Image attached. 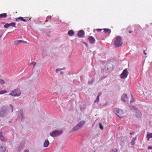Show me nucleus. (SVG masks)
Returning <instances> with one entry per match:
<instances>
[{
  "label": "nucleus",
  "mask_w": 152,
  "mask_h": 152,
  "mask_svg": "<svg viewBox=\"0 0 152 152\" xmlns=\"http://www.w3.org/2000/svg\"><path fill=\"white\" fill-rule=\"evenodd\" d=\"M13 110V108L12 105L10 104L9 107L3 106L0 111V117H3L8 113L12 112Z\"/></svg>",
  "instance_id": "nucleus-1"
},
{
  "label": "nucleus",
  "mask_w": 152,
  "mask_h": 152,
  "mask_svg": "<svg viewBox=\"0 0 152 152\" xmlns=\"http://www.w3.org/2000/svg\"><path fill=\"white\" fill-rule=\"evenodd\" d=\"M114 112L121 118H122L124 116V113L122 110L117 108H114L113 110Z\"/></svg>",
  "instance_id": "nucleus-2"
},
{
  "label": "nucleus",
  "mask_w": 152,
  "mask_h": 152,
  "mask_svg": "<svg viewBox=\"0 0 152 152\" xmlns=\"http://www.w3.org/2000/svg\"><path fill=\"white\" fill-rule=\"evenodd\" d=\"M121 37L120 36H118L116 38L115 41L114 45L116 47H119L122 46L123 44Z\"/></svg>",
  "instance_id": "nucleus-3"
},
{
  "label": "nucleus",
  "mask_w": 152,
  "mask_h": 152,
  "mask_svg": "<svg viewBox=\"0 0 152 152\" xmlns=\"http://www.w3.org/2000/svg\"><path fill=\"white\" fill-rule=\"evenodd\" d=\"M21 92L20 90L18 89H15L12 91L11 93L9 94L13 96H19L21 94Z\"/></svg>",
  "instance_id": "nucleus-4"
},
{
  "label": "nucleus",
  "mask_w": 152,
  "mask_h": 152,
  "mask_svg": "<svg viewBox=\"0 0 152 152\" xmlns=\"http://www.w3.org/2000/svg\"><path fill=\"white\" fill-rule=\"evenodd\" d=\"M63 132L61 130H56L53 131L50 133V135L53 137H57L62 134Z\"/></svg>",
  "instance_id": "nucleus-5"
},
{
  "label": "nucleus",
  "mask_w": 152,
  "mask_h": 152,
  "mask_svg": "<svg viewBox=\"0 0 152 152\" xmlns=\"http://www.w3.org/2000/svg\"><path fill=\"white\" fill-rule=\"evenodd\" d=\"M129 72L127 69H124L120 75V77L122 79L126 78L128 75Z\"/></svg>",
  "instance_id": "nucleus-6"
},
{
  "label": "nucleus",
  "mask_w": 152,
  "mask_h": 152,
  "mask_svg": "<svg viewBox=\"0 0 152 152\" xmlns=\"http://www.w3.org/2000/svg\"><path fill=\"white\" fill-rule=\"evenodd\" d=\"M25 18V19H24L22 17H19L16 18V20L17 22L19 21L20 20L24 22H26L28 20V18L26 17Z\"/></svg>",
  "instance_id": "nucleus-7"
},
{
  "label": "nucleus",
  "mask_w": 152,
  "mask_h": 152,
  "mask_svg": "<svg viewBox=\"0 0 152 152\" xmlns=\"http://www.w3.org/2000/svg\"><path fill=\"white\" fill-rule=\"evenodd\" d=\"M121 98L123 101L126 102L128 100L127 95L126 94H123L121 96Z\"/></svg>",
  "instance_id": "nucleus-8"
},
{
  "label": "nucleus",
  "mask_w": 152,
  "mask_h": 152,
  "mask_svg": "<svg viewBox=\"0 0 152 152\" xmlns=\"http://www.w3.org/2000/svg\"><path fill=\"white\" fill-rule=\"evenodd\" d=\"M85 33L83 30H82L79 31L77 35L79 37H82L84 35Z\"/></svg>",
  "instance_id": "nucleus-9"
},
{
  "label": "nucleus",
  "mask_w": 152,
  "mask_h": 152,
  "mask_svg": "<svg viewBox=\"0 0 152 152\" xmlns=\"http://www.w3.org/2000/svg\"><path fill=\"white\" fill-rule=\"evenodd\" d=\"M6 147L2 144H0V151L4 152L6 150Z\"/></svg>",
  "instance_id": "nucleus-10"
},
{
  "label": "nucleus",
  "mask_w": 152,
  "mask_h": 152,
  "mask_svg": "<svg viewBox=\"0 0 152 152\" xmlns=\"http://www.w3.org/2000/svg\"><path fill=\"white\" fill-rule=\"evenodd\" d=\"M88 39L90 43L93 44L94 43L95 39L93 37L90 36Z\"/></svg>",
  "instance_id": "nucleus-11"
},
{
  "label": "nucleus",
  "mask_w": 152,
  "mask_h": 152,
  "mask_svg": "<svg viewBox=\"0 0 152 152\" xmlns=\"http://www.w3.org/2000/svg\"><path fill=\"white\" fill-rule=\"evenodd\" d=\"M136 111V117H137L138 118H140L142 116V115L141 113L140 112V111L138 109H137V110Z\"/></svg>",
  "instance_id": "nucleus-12"
},
{
  "label": "nucleus",
  "mask_w": 152,
  "mask_h": 152,
  "mask_svg": "<svg viewBox=\"0 0 152 152\" xmlns=\"http://www.w3.org/2000/svg\"><path fill=\"white\" fill-rule=\"evenodd\" d=\"M0 139L2 141H7V139L2 135V132H0Z\"/></svg>",
  "instance_id": "nucleus-13"
},
{
  "label": "nucleus",
  "mask_w": 152,
  "mask_h": 152,
  "mask_svg": "<svg viewBox=\"0 0 152 152\" xmlns=\"http://www.w3.org/2000/svg\"><path fill=\"white\" fill-rule=\"evenodd\" d=\"M81 127L78 124H77L75 127H74L72 129V131H75L79 129Z\"/></svg>",
  "instance_id": "nucleus-14"
},
{
  "label": "nucleus",
  "mask_w": 152,
  "mask_h": 152,
  "mask_svg": "<svg viewBox=\"0 0 152 152\" xmlns=\"http://www.w3.org/2000/svg\"><path fill=\"white\" fill-rule=\"evenodd\" d=\"M49 144V142L48 139H46L44 143V146L45 147H47Z\"/></svg>",
  "instance_id": "nucleus-15"
},
{
  "label": "nucleus",
  "mask_w": 152,
  "mask_h": 152,
  "mask_svg": "<svg viewBox=\"0 0 152 152\" xmlns=\"http://www.w3.org/2000/svg\"><path fill=\"white\" fill-rule=\"evenodd\" d=\"M67 34L70 36H72L74 35V32L73 30H71L68 31Z\"/></svg>",
  "instance_id": "nucleus-16"
},
{
  "label": "nucleus",
  "mask_w": 152,
  "mask_h": 152,
  "mask_svg": "<svg viewBox=\"0 0 152 152\" xmlns=\"http://www.w3.org/2000/svg\"><path fill=\"white\" fill-rule=\"evenodd\" d=\"M126 138H122L120 142V144L121 145H123L124 142L126 141Z\"/></svg>",
  "instance_id": "nucleus-17"
},
{
  "label": "nucleus",
  "mask_w": 152,
  "mask_h": 152,
  "mask_svg": "<svg viewBox=\"0 0 152 152\" xmlns=\"http://www.w3.org/2000/svg\"><path fill=\"white\" fill-rule=\"evenodd\" d=\"M86 122L85 121H81L78 124L81 128L86 123Z\"/></svg>",
  "instance_id": "nucleus-18"
},
{
  "label": "nucleus",
  "mask_w": 152,
  "mask_h": 152,
  "mask_svg": "<svg viewBox=\"0 0 152 152\" xmlns=\"http://www.w3.org/2000/svg\"><path fill=\"white\" fill-rule=\"evenodd\" d=\"M7 15L6 13H2L0 14V18H6L7 17Z\"/></svg>",
  "instance_id": "nucleus-19"
},
{
  "label": "nucleus",
  "mask_w": 152,
  "mask_h": 152,
  "mask_svg": "<svg viewBox=\"0 0 152 152\" xmlns=\"http://www.w3.org/2000/svg\"><path fill=\"white\" fill-rule=\"evenodd\" d=\"M102 93H100L97 96V99L95 101V102H98L99 101V97L101 95Z\"/></svg>",
  "instance_id": "nucleus-20"
},
{
  "label": "nucleus",
  "mask_w": 152,
  "mask_h": 152,
  "mask_svg": "<svg viewBox=\"0 0 152 152\" xmlns=\"http://www.w3.org/2000/svg\"><path fill=\"white\" fill-rule=\"evenodd\" d=\"M104 31L105 32H108V33H110L111 32V30L110 29L107 28H105L104 29Z\"/></svg>",
  "instance_id": "nucleus-21"
},
{
  "label": "nucleus",
  "mask_w": 152,
  "mask_h": 152,
  "mask_svg": "<svg viewBox=\"0 0 152 152\" xmlns=\"http://www.w3.org/2000/svg\"><path fill=\"white\" fill-rule=\"evenodd\" d=\"M136 140V138H134L132 139V141L131 142V144H132V145H133L134 144V143H135V141Z\"/></svg>",
  "instance_id": "nucleus-22"
},
{
  "label": "nucleus",
  "mask_w": 152,
  "mask_h": 152,
  "mask_svg": "<svg viewBox=\"0 0 152 152\" xmlns=\"http://www.w3.org/2000/svg\"><path fill=\"white\" fill-rule=\"evenodd\" d=\"M129 107L131 110L134 109L135 110H137V109L135 106L132 105L129 106Z\"/></svg>",
  "instance_id": "nucleus-23"
},
{
  "label": "nucleus",
  "mask_w": 152,
  "mask_h": 152,
  "mask_svg": "<svg viewBox=\"0 0 152 152\" xmlns=\"http://www.w3.org/2000/svg\"><path fill=\"white\" fill-rule=\"evenodd\" d=\"M131 99L130 102V103H132L134 101V99L132 95H131Z\"/></svg>",
  "instance_id": "nucleus-24"
},
{
  "label": "nucleus",
  "mask_w": 152,
  "mask_h": 152,
  "mask_svg": "<svg viewBox=\"0 0 152 152\" xmlns=\"http://www.w3.org/2000/svg\"><path fill=\"white\" fill-rule=\"evenodd\" d=\"M7 92V91L4 90L2 91L0 90V94H2Z\"/></svg>",
  "instance_id": "nucleus-25"
},
{
  "label": "nucleus",
  "mask_w": 152,
  "mask_h": 152,
  "mask_svg": "<svg viewBox=\"0 0 152 152\" xmlns=\"http://www.w3.org/2000/svg\"><path fill=\"white\" fill-rule=\"evenodd\" d=\"M9 26H12L13 27H15V23H9Z\"/></svg>",
  "instance_id": "nucleus-26"
},
{
  "label": "nucleus",
  "mask_w": 152,
  "mask_h": 152,
  "mask_svg": "<svg viewBox=\"0 0 152 152\" xmlns=\"http://www.w3.org/2000/svg\"><path fill=\"white\" fill-rule=\"evenodd\" d=\"M147 137H149L150 138H152V133H148Z\"/></svg>",
  "instance_id": "nucleus-27"
},
{
  "label": "nucleus",
  "mask_w": 152,
  "mask_h": 152,
  "mask_svg": "<svg viewBox=\"0 0 152 152\" xmlns=\"http://www.w3.org/2000/svg\"><path fill=\"white\" fill-rule=\"evenodd\" d=\"M0 83L1 84H3L4 83V80L0 79Z\"/></svg>",
  "instance_id": "nucleus-28"
},
{
  "label": "nucleus",
  "mask_w": 152,
  "mask_h": 152,
  "mask_svg": "<svg viewBox=\"0 0 152 152\" xmlns=\"http://www.w3.org/2000/svg\"><path fill=\"white\" fill-rule=\"evenodd\" d=\"M9 27V23H7L4 26V27L5 28H7Z\"/></svg>",
  "instance_id": "nucleus-29"
},
{
  "label": "nucleus",
  "mask_w": 152,
  "mask_h": 152,
  "mask_svg": "<svg viewBox=\"0 0 152 152\" xmlns=\"http://www.w3.org/2000/svg\"><path fill=\"white\" fill-rule=\"evenodd\" d=\"M99 127L102 130H103L104 128H103V126H102V124H101V123L99 124Z\"/></svg>",
  "instance_id": "nucleus-30"
},
{
  "label": "nucleus",
  "mask_w": 152,
  "mask_h": 152,
  "mask_svg": "<svg viewBox=\"0 0 152 152\" xmlns=\"http://www.w3.org/2000/svg\"><path fill=\"white\" fill-rule=\"evenodd\" d=\"M103 30L102 29H99L98 28L96 29V30L98 31H101Z\"/></svg>",
  "instance_id": "nucleus-31"
},
{
  "label": "nucleus",
  "mask_w": 152,
  "mask_h": 152,
  "mask_svg": "<svg viewBox=\"0 0 152 152\" xmlns=\"http://www.w3.org/2000/svg\"><path fill=\"white\" fill-rule=\"evenodd\" d=\"M23 40H17L16 41V42H18L19 43L20 42H23Z\"/></svg>",
  "instance_id": "nucleus-32"
},
{
  "label": "nucleus",
  "mask_w": 152,
  "mask_h": 152,
  "mask_svg": "<svg viewBox=\"0 0 152 152\" xmlns=\"http://www.w3.org/2000/svg\"><path fill=\"white\" fill-rule=\"evenodd\" d=\"M31 64H33L34 66H35V64H36V62H32L31 63Z\"/></svg>",
  "instance_id": "nucleus-33"
},
{
  "label": "nucleus",
  "mask_w": 152,
  "mask_h": 152,
  "mask_svg": "<svg viewBox=\"0 0 152 152\" xmlns=\"http://www.w3.org/2000/svg\"><path fill=\"white\" fill-rule=\"evenodd\" d=\"M61 69H56V72H57L58 71H59L60 70H61Z\"/></svg>",
  "instance_id": "nucleus-34"
},
{
  "label": "nucleus",
  "mask_w": 152,
  "mask_h": 152,
  "mask_svg": "<svg viewBox=\"0 0 152 152\" xmlns=\"http://www.w3.org/2000/svg\"><path fill=\"white\" fill-rule=\"evenodd\" d=\"M148 149H152V146H149L148 148Z\"/></svg>",
  "instance_id": "nucleus-35"
},
{
  "label": "nucleus",
  "mask_w": 152,
  "mask_h": 152,
  "mask_svg": "<svg viewBox=\"0 0 152 152\" xmlns=\"http://www.w3.org/2000/svg\"><path fill=\"white\" fill-rule=\"evenodd\" d=\"M15 43L16 44H18V43H19L18 42H16V41H15Z\"/></svg>",
  "instance_id": "nucleus-36"
},
{
  "label": "nucleus",
  "mask_w": 152,
  "mask_h": 152,
  "mask_svg": "<svg viewBox=\"0 0 152 152\" xmlns=\"http://www.w3.org/2000/svg\"><path fill=\"white\" fill-rule=\"evenodd\" d=\"M147 137H148V138H147V140L148 141H149V139H150V138H150V137H147Z\"/></svg>",
  "instance_id": "nucleus-37"
},
{
  "label": "nucleus",
  "mask_w": 152,
  "mask_h": 152,
  "mask_svg": "<svg viewBox=\"0 0 152 152\" xmlns=\"http://www.w3.org/2000/svg\"><path fill=\"white\" fill-rule=\"evenodd\" d=\"M134 134V132H131L130 133V135H132V134Z\"/></svg>",
  "instance_id": "nucleus-38"
},
{
  "label": "nucleus",
  "mask_w": 152,
  "mask_h": 152,
  "mask_svg": "<svg viewBox=\"0 0 152 152\" xmlns=\"http://www.w3.org/2000/svg\"><path fill=\"white\" fill-rule=\"evenodd\" d=\"M144 53L145 55H147V53L145 52V50H144Z\"/></svg>",
  "instance_id": "nucleus-39"
},
{
  "label": "nucleus",
  "mask_w": 152,
  "mask_h": 152,
  "mask_svg": "<svg viewBox=\"0 0 152 152\" xmlns=\"http://www.w3.org/2000/svg\"><path fill=\"white\" fill-rule=\"evenodd\" d=\"M24 152H28V150H27L25 151Z\"/></svg>",
  "instance_id": "nucleus-40"
},
{
  "label": "nucleus",
  "mask_w": 152,
  "mask_h": 152,
  "mask_svg": "<svg viewBox=\"0 0 152 152\" xmlns=\"http://www.w3.org/2000/svg\"><path fill=\"white\" fill-rule=\"evenodd\" d=\"M84 43L85 44V45H86V46H88V44L87 43Z\"/></svg>",
  "instance_id": "nucleus-41"
},
{
  "label": "nucleus",
  "mask_w": 152,
  "mask_h": 152,
  "mask_svg": "<svg viewBox=\"0 0 152 152\" xmlns=\"http://www.w3.org/2000/svg\"><path fill=\"white\" fill-rule=\"evenodd\" d=\"M60 74H63V72H60Z\"/></svg>",
  "instance_id": "nucleus-42"
},
{
  "label": "nucleus",
  "mask_w": 152,
  "mask_h": 152,
  "mask_svg": "<svg viewBox=\"0 0 152 152\" xmlns=\"http://www.w3.org/2000/svg\"><path fill=\"white\" fill-rule=\"evenodd\" d=\"M133 32V31H129V33H131L132 32Z\"/></svg>",
  "instance_id": "nucleus-43"
},
{
  "label": "nucleus",
  "mask_w": 152,
  "mask_h": 152,
  "mask_svg": "<svg viewBox=\"0 0 152 152\" xmlns=\"http://www.w3.org/2000/svg\"><path fill=\"white\" fill-rule=\"evenodd\" d=\"M23 42L26 43H27V42L23 41Z\"/></svg>",
  "instance_id": "nucleus-44"
},
{
  "label": "nucleus",
  "mask_w": 152,
  "mask_h": 152,
  "mask_svg": "<svg viewBox=\"0 0 152 152\" xmlns=\"http://www.w3.org/2000/svg\"><path fill=\"white\" fill-rule=\"evenodd\" d=\"M51 18H52V17H51V16L50 17V18H49V19H50V20H51Z\"/></svg>",
  "instance_id": "nucleus-45"
},
{
  "label": "nucleus",
  "mask_w": 152,
  "mask_h": 152,
  "mask_svg": "<svg viewBox=\"0 0 152 152\" xmlns=\"http://www.w3.org/2000/svg\"><path fill=\"white\" fill-rule=\"evenodd\" d=\"M48 21V20H45V22H47Z\"/></svg>",
  "instance_id": "nucleus-46"
}]
</instances>
